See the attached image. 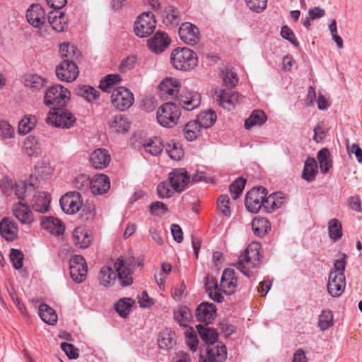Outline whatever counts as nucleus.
<instances>
[{
	"label": "nucleus",
	"mask_w": 362,
	"mask_h": 362,
	"mask_svg": "<svg viewBox=\"0 0 362 362\" xmlns=\"http://www.w3.org/2000/svg\"><path fill=\"white\" fill-rule=\"evenodd\" d=\"M260 249L261 245L258 242H252L239 257L237 268L245 276H250L252 274L250 270L259 264Z\"/></svg>",
	"instance_id": "obj_1"
},
{
	"label": "nucleus",
	"mask_w": 362,
	"mask_h": 362,
	"mask_svg": "<svg viewBox=\"0 0 362 362\" xmlns=\"http://www.w3.org/2000/svg\"><path fill=\"white\" fill-rule=\"evenodd\" d=\"M170 62L175 69L187 71L197 66L198 59L197 54L190 49L177 47L172 51Z\"/></svg>",
	"instance_id": "obj_2"
},
{
	"label": "nucleus",
	"mask_w": 362,
	"mask_h": 362,
	"mask_svg": "<svg viewBox=\"0 0 362 362\" xmlns=\"http://www.w3.org/2000/svg\"><path fill=\"white\" fill-rule=\"evenodd\" d=\"M71 96L70 91L62 85L49 87L45 92L44 103L52 110L66 105Z\"/></svg>",
	"instance_id": "obj_3"
},
{
	"label": "nucleus",
	"mask_w": 362,
	"mask_h": 362,
	"mask_svg": "<svg viewBox=\"0 0 362 362\" xmlns=\"http://www.w3.org/2000/svg\"><path fill=\"white\" fill-rule=\"evenodd\" d=\"M180 115V109L176 104L165 103L158 108L156 118L160 126L172 128L177 124Z\"/></svg>",
	"instance_id": "obj_4"
},
{
	"label": "nucleus",
	"mask_w": 362,
	"mask_h": 362,
	"mask_svg": "<svg viewBox=\"0 0 362 362\" xmlns=\"http://www.w3.org/2000/svg\"><path fill=\"white\" fill-rule=\"evenodd\" d=\"M135 259L132 256L119 257L115 263L114 267L118 273V281L122 286H127L132 284V269L135 267Z\"/></svg>",
	"instance_id": "obj_5"
},
{
	"label": "nucleus",
	"mask_w": 362,
	"mask_h": 362,
	"mask_svg": "<svg viewBox=\"0 0 362 362\" xmlns=\"http://www.w3.org/2000/svg\"><path fill=\"white\" fill-rule=\"evenodd\" d=\"M46 122L55 127L69 129L73 127L76 118L71 112L58 107L49 112Z\"/></svg>",
	"instance_id": "obj_6"
},
{
	"label": "nucleus",
	"mask_w": 362,
	"mask_h": 362,
	"mask_svg": "<svg viewBox=\"0 0 362 362\" xmlns=\"http://www.w3.org/2000/svg\"><path fill=\"white\" fill-rule=\"evenodd\" d=\"M267 190L263 187H254L246 194L245 205L248 211L257 214L263 208L264 210V200Z\"/></svg>",
	"instance_id": "obj_7"
},
{
	"label": "nucleus",
	"mask_w": 362,
	"mask_h": 362,
	"mask_svg": "<svg viewBox=\"0 0 362 362\" xmlns=\"http://www.w3.org/2000/svg\"><path fill=\"white\" fill-rule=\"evenodd\" d=\"M156 28V20L151 12H144L140 14L135 23L134 30L136 35L139 37L149 36Z\"/></svg>",
	"instance_id": "obj_8"
},
{
	"label": "nucleus",
	"mask_w": 362,
	"mask_h": 362,
	"mask_svg": "<svg viewBox=\"0 0 362 362\" xmlns=\"http://www.w3.org/2000/svg\"><path fill=\"white\" fill-rule=\"evenodd\" d=\"M133 93L125 87H117L112 89L111 103L119 111L129 109L134 103Z\"/></svg>",
	"instance_id": "obj_9"
},
{
	"label": "nucleus",
	"mask_w": 362,
	"mask_h": 362,
	"mask_svg": "<svg viewBox=\"0 0 362 362\" xmlns=\"http://www.w3.org/2000/svg\"><path fill=\"white\" fill-rule=\"evenodd\" d=\"M88 267L83 256L76 255L69 261V273L71 278L75 282L80 284L85 281Z\"/></svg>",
	"instance_id": "obj_10"
},
{
	"label": "nucleus",
	"mask_w": 362,
	"mask_h": 362,
	"mask_svg": "<svg viewBox=\"0 0 362 362\" xmlns=\"http://www.w3.org/2000/svg\"><path fill=\"white\" fill-rule=\"evenodd\" d=\"M79 74V70L76 63L70 59L62 62L56 68L57 78L62 81L73 82Z\"/></svg>",
	"instance_id": "obj_11"
},
{
	"label": "nucleus",
	"mask_w": 362,
	"mask_h": 362,
	"mask_svg": "<svg viewBox=\"0 0 362 362\" xmlns=\"http://www.w3.org/2000/svg\"><path fill=\"white\" fill-rule=\"evenodd\" d=\"M59 204L64 213L74 214L81 209L83 202L78 192H70L61 197Z\"/></svg>",
	"instance_id": "obj_12"
},
{
	"label": "nucleus",
	"mask_w": 362,
	"mask_h": 362,
	"mask_svg": "<svg viewBox=\"0 0 362 362\" xmlns=\"http://www.w3.org/2000/svg\"><path fill=\"white\" fill-rule=\"evenodd\" d=\"M243 98L237 92L227 90L216 91L214 100L223 108L232 110L239 104Z\"/></svg>",
	"instance_id": "obj_13"
},
{
	"label": "nucleus",
	"mask_w": 362,
	"mask_h": 362,
	"mask_svg": "<svg viewBox=\"0 0 362 362\" xmlns=\"http://www.w3.org/2000/svg\"><path fill=\"white\" fill-rule=\"evenodd\" d=\"M26 19L33 28H41L45 25L47 17L41 5L33 4L27 9Z\"/></svg>",
	"instance_id": "obj_14"
},
{
	"label": "nucleus",
	"mask_w": 362,
	"mask_h": 362,
	"mask_svg": "<svg viewBox=\"0 0 362 362\" xmlns=\"http://www.w3.org/2000/svg\"><path fill=\"white\" fill-rule=\"evenodd\" d=\"M170 186L176 192H181L188 186L190 176L185 168L173 170L168 175Z\"/></svg>",
	"instance_id": "obj_15"
},
{
	"label": "nucleus",
	"mask_w": 362,
	"mask_h": 362,
	"mask_svg": "<svg viewBox=\"0 0 362 362\" xmlns=\"http://www.w3.org/2000/svg\"><path fill=\"white\" fill-rule=\"evenodd\" d=\"M178 33L180 39L185 44L194 45L199 41V30L191 23H183L179 28Z\"/></svg>",
	"instance_id": "obj_16"
},
{
	"label": "nucleus",
	"mask_w": 362,
	"mask_h": 362,
	"mask_svg": "<svg viewBox=\"0 0 362 362\" xmlns=\"http://www.w3.org/2000/svg\"><path fill=\"white\" fill-rule=\"evenodd\" d=\"M51 198L48 193L45 192L36 191L35 189L27 200L33 208V209L37 212L45 213L48 211L49 207Z\"/></svg>",
	"instance_id": "obj_17"
},
{
	"label": "nucleus",
	"mask_w": 362,
	"mask_h": 362,
	"mask_svg": "<svg viewBox=\"0 0 362 362\" xmlns=\"http://www.w3.org/2000/svg\"><path fill=\"white\" fill-rule=\"evenodd\" d=\"M345 286V276L336 274L335 272H330L327 285L329 294L334 298L339 297L344 292Z\"/></svg>",
	"instance_id": "obj_18"
},
{
	"label": "nucleus",
	"mask_w": 362,
	"mask_h": 362,
	"mask_svg": "<svg viewBox=\"0 0 362 362\" xmlns=\"http://www.w3.org/2000/svg\"><path fill=\"white\" fill-rule=\"evenodd\" d=\"M170 40L168 35L162 31H157L155 35L148 40V49L154 53L163 52L170 45Z\"/></svg>",
	"instance_id": "obj_19"
},
{
	"label": "nucleus",
	"mask_w": 362,
	"mask_h": 362,
	"mask_svg": "<svg viewBox=\"0 0 362 362\" xmlns=\"http://www.w3.org/2000/svg\"><path fill=\"white\" fill-rule=\"evenodd\" d=\"M220 287L226 295L233 294L237 287V276L233 269H226L221 276Z\"/></svg>",
	"instance_id": "obj_20"
},
{
	"label": "nucleus",
	"mask_w": 362,
	"mask_h": 362,
	"mask_svg": "<svg viewBox=\"0 0 362 362\" xmlns=\"http://www.w3.org/2000/svg\"><path fill=\"white\" fill-rule=\"evenodd\" d=\"M12 213L22 224L30 225L34 221L33 213L29 206L21 202L13 204Z\"/></svg>",
	"instance_id": "obj_21"
},
{
	"label": "nucleus",
	"mask_w": 362,
	"mask_h": 362,
	"mask_svg": "<svg viewBox=\"0 0 362 362\" xmlns=\"http://www.w3.org/2000/svg\"><path fill=\"white\" fill-rule=\"evenodd\" d=\"M23 151L28 157H37L42 152V143L40 138L29 135L23 141Z\"/></svg>",
	"instance_id": "obj_22"
},
{
	"label": "nucleus",
	"mask_w": 362,
	"mask_h": 362,
	"mask_svg": "<svg viewBox=\"0 0 362 362\" xmlns=\"http://www.w3.org/2000/svg\"><path fill=\"white\" fill-rule=\"evenodd\" d=\"M157 343L159 349L162 350L173 349L177 344L176 333L170 328H165L159 332Z\"/></svg>",
	"instance_id": "obj_23"
},
{
	"label": "nucleus",
	"mask_w": 362,
	"mask_h": 362,
	"mask_svg": "<svg viewBox=\"0 0 362 362\" xmlns=\"http://www.w3.org/2000/svg\"><path fill=\"white\" fill-rule=\"evenodd\" d=\"M111 160V156L107 150L97 148L90 155L91 165L95 169L105 168Z\"/></svg>",
	"instance_id": "obj_24"
},
{
	"label": "nucleus",
	"mask_w": 362,
	"mask_h": 362,
	"mask_svg": "<svg viewBox=\"0 0 362 362\" xmlns=\"http://www.w3.org/2000/svg\"><path fill=\"white\" fill-rule=\"evenodd\" d=\"M227 358L225 345L208 349L205 354L201 355L199 362H223Z\"/></svg>",
	"instance_id": "obj_25"
},
{
	"label": "nucleus",
	"mask_w": 362,
	"mask_h": 362,
	"mask_svg": "<svg viewBox=\"0 0 362 362\" xmlns=\"http://www.w3.org/2000/svg\"><path fill=\"white\" fill-rule=\"evenodd\" d=\"M0 234L6 241L15 240L18 234L16 223L9 218H2L0 221Z\"/></svg>",
	"instance_id": "obj_26"
},
{
	"label": "nucleus",
	"mask_w": 362,
	"mask_h": 362,
	"mask_svg": "<svg viewBox=\"0 0 362 362\" xmlns=\"http://www.w3.org/2000/svg\"><path fill=\"white\" fill-rule=\"evenodd\" d=\"M42 228L54 236H59L64 233V225L57 218L44 216L41 221Z\"/></svg>",
	"instance_id": "obj_27"
},
{
	"label": "nucleus",
	"mask_w": 362,
	"mask_h": 362,
	"mask_svg": "<svg viewBox=\"0 0 362 362\" xmlns=\"http://www.w3.org/2000/svg\"><path fill=\"white\" fill-rule=\"evenodd\" d=\"M47 20L52 29L57 32H63L68 28V19L60 11L49 12Z\"/></svg>",
	"instance_id": "obj_28"
},
{
	"label": "nucleus",
	"mask_w": 362,
	"mask_h": 362,
	"mask_svg": "<svg viewBox=\"0 0 362 362\" xmlns=\"http://www.w3.org/2000/svg\"><path fill=\"white\" fill-rule=\"evenodd\" d=\"M201 102V96L197 92L186 91L181 93L180 104L187 110L192 111L197 107Z\"/></svg>",
	"instance_id": "obj_29"
},
{
	"label": "nucleus",
	"mask_w": 362,
	"mask_h": 362,
	"mask_svg": "<svg viewBox=\"0 0 362 362\" xmlns=\"http://www.w3.org/2000/svg\"><path fill=\"white\" fill-rule=\"evenodd\" d=\"M110 187L109 177L104 174H98L91 179L90 191L93 194L106 193Z\"/></svg>",
	"instance_id": "obj_30"
},
{
	"label": "nucleus",
	"mask_w": 362,
	"mask_h": 362,
	"mask_svg": "<svg viewBox=\"0 0 362 362\" xmlns=\"http://www.w3.org/2000/svg\"><path fill=\"white\" fill-rule=\"evenodd\" d=\"M216 311L214 304L202 303L196 310V316L199 322L210 323L216 316Z\"/></svg>",
	"instance_id": "obj_31"
},
{
	"label": "nucleus",
	"mask_w": 362,
	"mask_h": 362,
	"mask_svg": "<svg viewBox=\"0 0 362 362\" xmlns=\"http://www.w3.org/2000/svg\"><path fill=\"white\" fill-rule=\"evenodd\" d=\"M54 170V168L49 159L42 158L35 163L34 174L38 179L47 180L52 177Z\"/></svg>",
	"instance_id": "obj_32"
},
{
	"label": "nucleus",
	"mask_w": 362,
	"mask_h": 362,
	"mask_svg": "<svg viewBox=\"0 0 362 362\" xmlns=\"http://www.w3.org/2000/svg\"><path fill=\"white\" fill-rule=\"evenodd\" d=\"M158 88L162 95L175 96L180 90V82L175 78H165L160 82Z\"/></svg>",
	"instance_id": "obj_33"
},
{
	"label": "nucleus",
	"mask_w": 362,
	"mask_h": 362,
	"mask_svg": "<svg viewBox=\"0 0 362 362\" xmlns=\"http://www.w3.org/2000/svg\"><path fill=\"white\" fill-rule=\"evenodd\" d=\"M163 23L169 27H176L180 21V11L173 6H166L161 13Z\"/></svg>",
	"instance_id": "obj_34"
},
{
	"label": "nucleus",
	"mask_w": 362,
	"mask_h": 362,
	"mask_svg": "<svg viewBox=\"0 0 362 362\" xmlns=\"http://www.w3.org/2000/svg\"><path fill=\"white\" fill-rule=\"evenodd\" d=\"M73 241L80 248H87L92 242L88 230L83 227H78L73 232Z\"/></svg>",
	"instance_id": "obj_35"
},
{
	"label": "nucleus",
	"mask_w": 362,
	"mask_h": 362,
	"mask_svg": "<svg viewBox=\"0 0 362 362\" xmlns=\"http://www.w3.org/2000/svg\"><path fill=\"white\" fill-rule=\"evenodd\" d=\"M25 86L33 92L42 88L46 83V78L36 74H28L24 76Z\"/></svg>",
	"instance_id": "obj_36"
},
{
	"label": "nucleus",
	"mask_w": 362,
	"mask_h": 362,
	"mask_svg": "<svg viewBox=\"0 0 362 362\" xmlns=\"http://www.w3.org/2000/svg\"><path fill=\"white\" fill-rule=\"evenodd\" d=\"M284 202L285 197L281 192L272 193L268 197H265L264 211L267 213H272L279 209Z\"/></svg>",
	"instance_id": "obj_37"
},
{
	"label": "nucleus",
	"mask_w": 362,
	"mask_h": 362,
	"mask_svg": "<svg viewBox=\"0 0 362 362\" xmlns=\"http://www.w3.org/2000/svg\"><path fill=\"white\" fill-rule=\"evenodd\" d=\"M76 93L78 96L90 103L98 100L100 96V91L88 85H78L76 88Z\"/></svg>",
	"instance_id": "obj_38"
},
{
	"label": "nucleus",
	"mask_w": 362,
	"mask_h": 362,
	"mask_svg": "<svg viewBox=\"0 0 362 362\" xmlns=\"http://www.w3.org/2000/svg\"><path fill=\"white\" fill-rule=\"evenodd\" d=\"M35 184L25 181H17L15 182L14 193L20 199L27 201L30 194L35 191Z\"/></svg>",
	"instance_id": "obj_39"
},
{
	"label": "nucleus",
	"mask_w": 362,
	"mask_h": 362,
	"mask_svg": "<svg viewBox=\"0 0 362 362\" xmlns=\"http://www.w3.org/2000/svg\"><path fill=\"white\" fill-rule=\"evenodd\" d=\"M206 291L209 298L214 301L221 303L223 300V296L220 292L216 280L212 276H207L205 283Z\"/></svg>",
	"instance_id": "obj_40"
},
{
	"label": "nucleus",
	"mask_w": 362,
	"mask_h": 362,
	"mask_svg": "<svg viewBox=\"0 0 362 362\" xmlns=\"http://www.w3.org/2000/svg\"><path fill=\"white\" fill-rule=\"evenodd\" d=\"M203 128L195 119L188 122L183 128V134L189 141L196 140L202 134Z\"/></svg>",
	"instance_id": "obj_41"
},
{
	"label": "nucleus",
	"mask_w": 362,
	"mask_h": 362,
	"mask_svg": "<svg viewBox=\"0 0 362 362\" xmlns=\"http://www.w3.org/2000/svg\"><path fill=\"white\" fill-rule=\"evenodd\" d=\"M174 319L180 326L187 327L192 319V314L187 306L180 305L174 310Z\"/></svg>",
	"instance_id": "obj_42"
},
{
	"label": "nucleus",
	"mask_w": 362,
	"mask_h": 362,
	"mask_svg": "<svg viewBox=\"0 0 362 362\" xmlns=\"http://www.w3.org/2000/svg\"><path fill=\"white\" fill-rule=\"evenodd\" d=\"M317 174V165L314 158H308L304 163L302 178L307 182H312Z\"/></svg>",
	"instance_id": "obj_43"
},
{
	"label": "nucleus",
	"mask_w": 362,
	"mask_h": 362,
	"mask_svg": "<svg viewBox=\"0 0 362 362\" xmlns=\"http://www.w3.org/2000/svg\"><path fill=\"white\" fill-rule=\"evenodd\" d=\"M39 315L42 320L49 325H54L57 322V315L55 310L45 303L39 306Z\"/></svg>",
	"instance_id": "obj_44"
},
{
	"label": "nucleus",
	"mask_w": 362,
	"mask_h": 362,
	"mask_svg": "<svg viewBox=\"0 0 362 362\" xmlns=\"http://www.w3.org/2000/svg\"><path fill=\"white\" fill-rule=\"evenodd\" d=\"M267 121L265 113L260 110H255L250 116L245 120V128L250 129L255 127L262 125Z\"/></svg>",
	"instance_id": "obj_45"
},
{
	"label": "nucleus",
	"mask_w": 362,
	"mask_h": 362,
	"mask_svg": "<svg viewBox=\"0 0 362 362\" xmlns=\"http://www.w3.org/2000/svg\"><path fill=\"white\" fill-rule=\"evenodd\" d=\"M117 277H118L117 272H115L108 267H103L99 274V281L101 285L105 287H110L114 285Z\"/></svg>",
	"instance_id": "obj_46"
},
{
	"label": "nucleus",
	"mask_w": 362,
	"mask_h": 362,
	"mask_svg": "<svg viewBox=\"0 0 362 362\" xmlns=\"http://www.w3.org/2000/svg\"><path fill=\"white\" fill-rule=\"evenodd\" d=\"M317 158L320 164L321 173L326 174L332 166L330 152L327 148H322L317 152Z\"/></svg>",
	"instance_id": "obj_47"
},
{
	"label": "nucleus",
	"mask_w": 362,
	"mask_h": 362,
	"mask_svg": "<svg viewBox=\"0 0 362 362\" xmlns=\"http://www.w3.org/2000/svg\"><path fill=\"white\" fill-rule=\"evenodd\" d=\"M143 148L146 153L151 156H157L161 153L163 145L160 138L155 137L144 143Z\"/></svg>",
	"instance_id": "obj_48"
},
{
	"label": "nucleus",
	"mask_w": 362,
	"mask_h": 362,
	"mask_svg": "<svg viewBox=\"0 0 362 362\" xmlns=\"http://www.w3.org/2000/svg\"><path fill=\"white\" fill-rule=\"evenodd\" d=\"M129 123L126 117L121 115H115L110 122V128L117 133L127 132Z\"/></svg>",
	"instance_id": "obj_49"
},
{
	"label": "nucleus",
	"mask_w": 362,
	"mask_h": 362,
	"mask_svg": "<svg viewBox=\"0 0 362 362\" xmlns=\"http://www.w3.org/2000/svg\"><path fill=\"white\" fill-rule=\"evenodd\" d=\"M197 329L201 339L206 344H213L218 339L217 332L213 329L198 325H197Z\"/></svg>",
	"instance_id": "obj_50"
},
{
	"label": "nucleus",
	"mask_w": 362,
	"mask_h": 362,
	"mask_svg": "<svg viewBox=\"0 0 362 362\" xmlns=\"http://www.w3.org/2000/svg\"><path fill=\"white\" fill-rule=\"evenodd\" d=\"M269 228V222L265 218H256L252 222L253 233L257 236L264 235Z\"/></svg>",
	"instance_id": "obj_51"
},
{
	"label": "nucleus",
	"mask_w": 362,
	"mask_h": 362,
	"mask_svg": "<svg viewBox=\"0 0 362 362\" xmlns=\"http://www.w3.org/2000/svg\"><path fill=\"white\" fill-rule=\"evenodd\" d=\"M134 303L135 300L131 298H122L115 304V310L121 317H126Z\"/></svg>",
	"instance_id": "obj_52"
},
{
	"label": "nucleus",
	"mask_w": 362,
	"mask_h": 362,
	"mask_svg": "<svg viewBox=\"0 0 362 362\" xmlns=\"http://www.w3.org/2000/svg\"><path fill=\"white\" fill-rule=\"evenodd\" d=\"M216 112L212 110L204 111L199 114L198 119H195L203 129L211 127L216 122Z\"/></svg>",
	"instance_id": "obj_53"
},
{
	"label": "nucleus",
	"mask_w": 362,
	"mask_h": 362,
	"mask_svg": "<svg viewBox=\"0 0 362 362\" xmlns=\"http://www.w3.org/2000/svg\"><path fill=\"white\" fill-rule=\"evenodd\" d=\"M333 325V314L330 310H323L318 317V326L321 331H325Z\"/></svg>",
	"instance_id": "obj_54"
},
{
	"label": "nucleus",
	"mask_w": 362,
	"mask_h": 362,
	"mask_svg": "<svg viewBox=\"0 0 362 362\" xmlns=\"http://www.w3.org/2000/svg\"><path fill=\"white\" fill-rule=\"evenodd\" d=\"M36 119L34 116H24L18 122V133L20 134H26L29 133L35 127Z\"/></svg>",
	"instance_id": "obj_55"
},
{
	"label": "nucleus",
	"mask_w": 362,
	"mask_h": 362,
	"mask_svg": "<svg viewBox=\"0 0 362 362\" xmlns=\"http://www.w3.org/2000/svg\"><path fill=\"white\" fill-rule=\"evenodd\" d=\"M165 151L170 158L174 160H180L184 156L183 149L173 141H171L166 144Z\"/></svg>",
	"instance_id": "obj_56"
},
{
	"label": "nucleus",
	"mask_w": 362,
	"mask_h": 362,
	"mask_svg": "<svg viewBox=\"0 0 362 362\" xmlns=\"http://www.w3.org/2000/svg\"><path fill=\"white\" fill-rule=\"evenodd\" d=\"M122 81V77L119 74H109L100 81V88L105 92H112V86Z\"/></svg>",
	"instance_id": "obj_57"
},
{
	"label": "nucleus",
	"mask_w": 362,
	"mask_h": 362,
	"mask_svg": "<svg viewBox=\"0 0 362 362\" xmlns=\"http://www.w3.org/2000/svg\"><path fill=\"white\" fill-rule=\"evenodd\" d=\"M74 187L83 192L90 190L91 180L84 174L78 175L73 182Z\"/></svg>",
	"instance_id": "obj_58"
},
{
	"label": "nucleus",
	"mask_w": 362,
	"mask_h": 362,
	"mask_svg": "<svg viewBox=\"0 0 362 362\" xmlns=\"http://www.w3.org/2000/svg\"><path fill=\"white\" fill-rule=\"evenodd\" d=\"M329 235L331 239L337 240L342 236V227L341 223L336 218H332L328 224Z\"/></svg>",
	"instance_id": "obj_59"
},
{
	"label": "nucleus",
	"mask_w": 362,
	"mask_h": 362,
	"mask_svg": "<svg viewBox=\"0 0 362 362\" xmlns=\"http://www.w3.org/2000/svg\"><path fill=\"white\" fill-rule=\"evenodd\" d=\"M186 344L192 352L197 350L199 340L196 332L192 327L187 328L185 331Z\"/></svg>",
	"instance_id": "obj_60"
},
{
	"label": "nucleus",
	"mask_w": 362,
	"mask_h": 362,
	"mask_svg": "<svg viewBox=\"0 0 362 362\" xmlns=\"http://www.w3.org/2000/svg\"><path fill=\"white\" fill-rule=\"evenodd\" d=\"M245 185V180L239 177L236 179L229 187L231 197L233 199H238L242 194L243 190Z\"/></svg>",
	"instance_id": "obj_61"
},
{
	"label": "nucleus",
	"mask_w": 362,
	"mask_h": 362,
	"mask_svg": "<svg viewBox=\"0 0 362 362\" xmlns=\"http://www.w3.org/2000/svg\"><path fill=\"white\" fill-rule=\"evenodd\" d=\"M15 135L14 129L6 121H0V139L6 141L12 139Z\"/></svg>",
	"instance_id": "obj_62"
},
{
	"label": "nucleus",
	"mask_w": 362,
	"mask_h": 362,
	"mask_svg": "<svg viewBox=\"0 0 362 362\" xmlns=\"http://www.w3.org/2000/svg\"><path fill=\"white\" fill-rule=\"evenodd\" d=\"M158 195L160 199L169 198L173 196L175 189L170 186V182H160L157 187Z\"/></svg>",
	"instance_id": "obj_63"
},
{
	"label": "nucleus",
	"mask_w": 362,
	"mask_h": 362,
	"mask_svg": "<svg viewBox=\"0 0 362 362\" xmlns=\"http://www.w3.org/2000/svg\"><path fill=\"white\" fill-rule=\"evenodd\" d=\"M230 199L228 195L223 194L219 197L217 201V206L219 211L226 216H230Z\"/></svg>",
	"instance_id": "obj_64"
}]
</instances>
